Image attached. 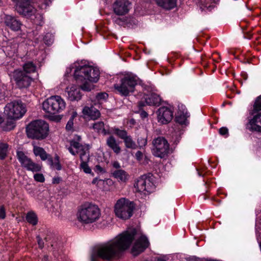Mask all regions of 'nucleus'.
Listing matches in <instances>:
<instances>
[{"label": "nucleus", "instance_id": "f257e3e1", "mask_svg": "<svg viewBox=\"0 0 261 261\" xmlns=\"http://www.w3.org/2000/svg\"><path fill=\"white\" fill-rule=\"evenodd\" d=\"M134 240L135 241L131 249V253L134 256L143 252L149 245L145 236L142 235L138 238L135 230L127 231L94 249L91 254V261H96L98 258L107 260H111L127 249Z\"/></svg>", "mask_w": 261, "mask_h": 261}, {"label": "nucleus", "instance_id": "f03ea898", "mask_svg": "<svg viewBox=\"0 0 261 261\" xmlns=\"http://www.w3.org/2000/svg\"><path fill=\"white\" fill-rule=\"evenodd\" d=\"M76 80L83 82L81 88L84 91H90L94 88L93 83L97 82L99 75L98 69L90 66H79L74 70Z\"/></svg>", "mask_w": 261, "mask_h": 261}, {"label": "nucleus", "instance_id": "7ed1b4c3", "mask_svg": "<svg viewBox=\"0 0 261 261\" xmlns=\"http://www.w3.org/2000/svg\"><path fill=\"white\" fill-rule=\"evenodd\" d=\"M100 215V210L96 205L86 203L78 210L77 219L83 224H91L98 220Z\"/></svg>", "mask_w": 261, "mask_h": 261}, {"label": "nucleus", "instance_id": "20e7f679", "mask_svg": "<svg viewBox=\"0 0 261 261\" xmlns=\"http://www.w3.org/2000/svg\"><path fill=\"white\" fill-rule=\"evenodd\" d=\"M48 131V124L43 120L32 121L26 128L28 137L33 139H43L47 136Z\"/></svg>", "mask_w": 261, "mask_h": 261}, {"label": "nucleus", "instance_id": "39448f33", "mask_svg": "<svg viewBox=\"0 0 261 261\" xmlns=\"http://www.w3.org/2000/svg\"><path fill=\"white\" fill-rule=\"evenodd\" d=\"M26 112L25 107L20 100H15L6 104L4 115L8 119L16 120L21 118Z\"/></svg>", "mask_w": 261, "mask_h": 261}, {"label": "nucleus", "instance_id": "423d86ee", "mask_svg": "<svg viewBox=\"0 0 261 261\" xmlns=\"http://www.w3.org/2000/svg\"><path fill=\"white\" fill-rule=\"evenodd\" d=\"M66 106L65 100L59 95L51 96L42 103L43 110L51 114L62 112L65 110Z\"/></svg>", "mask_w": 261, "mask_h": 261}, {"label": "nucleus", "instance_id": "0eeeda50", "mask_svg": "<svg viewBox=\"0 0 261 261\" xmlns=\"http://www.w3.org/2000/svg\"><path fill=\"white\" fill-rule=\"evenodd\" d=\"M134 207L133 202L126 198H121L118 200L115 204L114 212L117 217L126 220L132 216Z\"/></svg>", "mask_w": 261, "mask_h": 261}, {"label": "nucleus", "instance_id": "6e6552de", "mask_svg": "<svg viewBox=\"0 0 261 261\" xmlns=\"http://www.w3.org/2000/svg\"><path fill=\"white\" fill-rule=\"evenodd\" d=\"M137 83L135 77L126 75L121 79L119 83L114 85L115 89L122 95L127 96L133 92Z\"/></svg>", "mask_w": 261, "mask_h": 261}, {"label": "nucleus", "instance_id": "1a4fd4ad", "mask_svg": "<svg viewBox=\"0 0 261 261\" xmlns=\"http://www.w3.org/2000/svg\"><path fill=\"white\" fill-rule=\"evenodd\" d=\"M152 154L158 158L164 159L167 156L169 152V144L162 137L155 138L152 141Z\"/></svg>", "mask_w": 261, "mask_h": 261}, {"label": "nucleus", "instance_id": "9d476101", "mask_svg": "<svg viewBox=\"0 0 261 261\" xmlns=\"http://www.w3.org/2000/svg\"><path fill=\"white\" fill-rule=\"evenodd\" d=\"M12 76L17 87L20 89L29 87L33 81L31 75L20 69L15 70L12 73Z\"/></svg>", "mask_w": 261, "mask_h": 261}, {"label": "nucleus", "instance_id": "9b49d317", "mask_svg": "<svg viewBox=\"0 0 261 261\" xmlns=\"http://www.w3.org/2000/svg\"><path fill=\"white\" fill-rule=\"evenodd\" d=\"M32 0H12L15 4L16 10L20 14L30 16L36 11L31 5Z\"/></svg>", "mask_w": 261, "mask_h": 261}, {"label": "nucleus", "instance_id": "f8f14e48", "mask_svg": "<svg viewBox=\"0 0 261 261\" xmlns=\"http://www.w3.org/2000/svg\"><path fill=\"white\" fill-rule=\"evenodd\" d=\"M17 158L21 166L26 168L28 170L32 172H38L41 170V166L33 162L31 159L25 155L23 152L17 151Z\"/></svg>", "mask_w": 261, "mask_h": 261}, {"label": "nucleus", "instance_id": "ddd939ff", "mask_svg": "<svg viewBox=\"0 0 261 261\" xmlns=\"http://www.w3.org/2000/svg\"><path fill=\"white\" fill-rule=\"evenodd\" d=\"M138 192L146 194L151 192L154 189V186L149 178L142 176L139 178L135 185Z\"/></svg>", "mask_w": 261, "mask_h": 261}, {"label": "nucleus", "instance_id": "4468645a", "mask_svg": "<svg viewBox=\"0 0 261 261\" xmlns=\"http://www.w3.org/2000/svg\"><path fill=\"white\" fill-rule=\"evenodd\" d=\"M158 122L162 124H167L173 118V112L166 107H161L157 112Z\"/></svg>", "mask_w": 261, "mask_h": 261}, {"label": "nucleus", "instance_id": "2eb2a0df", "mask_svg": "<svg viewBox=\"0 0 261 261\" xmlns=\"http://www.w3.org/2000/svg\"><path fill=\"white\" fill-rule=\"evenodd\" d=\"M130 5L127 0L116 1L113 5L114 12L117 15H124L128 12Z\"/></svg>", "mask_w": 261, "mask_h": 261}, {"label": "nucleus", "instance_id": "dca6fc26", "mask_svg": "<svg viewBox=\"0 0 261 261\" xmlns=\"http://www.w3.org/2000/svg\"><path fill=\"white\" fill-rule=\"evenodd\" d=\"M68 149L70 153L73 155L79 154L80 159L81 158V155H89L88 147L77 141H71L70 142V146L68 147Z\"/></svg>", "mask_w": 261, "mask_h": 261}, {"label": "nucleus", "instance_id": "f3484780", "mask_svg": "<svg viewBox=\"0 0 261 261\" xmlns=\"http://www.w3.org/2000/svg\"><path fill=\"white\" fill-rule=\"evenodd\" d=\"M253 111V116L247 125V128L251 131L261 132V112L255 114Z\"/></svg>", "mask_w": 261, "mask_h": 261}, {"label": "nucleus", "instance_id": "a211bd4d", "mask_svg": "<svg viewBox=\"0 0 261 261\" xmlns=\"http://www.w3.org/2000/svg\"><path fill=\"white\" fill-rule=\"evenodd\" d=\"M6 25L14 31H19L22 25L21 22L16 17L11 15H6L4 18Z\"/></svg>", "mask_w": 261, "mask_h": 261}, {"label": "nucleus", "instance_id": "6ab92c4d", "mask_svg": "<svg viewBox=\"0 0 261 261\" xmlns=\"http://www.w3.org/2000/svg\"><path fill=\"white\" fill-rule=\"evenodd\" d=\"M66 91L67 93V98L70 101L79 100L82 97L80 89L75 85L67 87Z\"/></svg>", "mask_w": 261, "mask_h": 261}, {"label": "nucleus", "instance_id": "aec40b11", "mask_svg": "<svg viewBox=\"0 0 261 261\" xmlns=\"http://www.w3.org/2000/svg\"><path fill=\"white\" fill-rule=\"evenodd\" d=\"M83 113L93 120L97 119L100 115L99 111L93 106L85 107L83 109Z\"/></svg>", "mask_w": 261, "mask_h": 261}, {"label": "nucleus", "instance_id": "412c9836", "mask_svg": "<svg viewBox=\"0 0 261 261\" xmlns=\"http://www.w3.org/2000/svg\"><path fill=\"white\" fill-rule=\"evenodd\" d=\"M106 144L116 154H118L120 153L121 150V147L113 136H111L107 139Z\"/></svg>", "mask_w": 261, "mask_h": 261}, {"label": "nucleus", "instance_id": "4be33fe9", "mask_svg": "<svg viewBox=\"0 0 261 261\" xmlns=\"http://www.w3.org/2000/svg\"><path fill=\"white\" fill-rule=\"evenodd\" d=\"M33 152L36 156H39L43 161L48 159L49 162L52 164L53 160L51 158H49L50 155L48 154L44 149L40 147L37 146L33 144Z\"/></svg>", "mask_w": 261, "mask_h": 261}, {"label": "nucleus", "instance_id": "5701e85b", "mask_svg": "<svg viewBox=\"0 0 261 261\" xmlns=\"http://www.w3.org/2000/svg\"><path fill=\"white\" fill-rule=\"evenodd\" d=\"M159 7L166 9L171 10L176 6L177 0H155Z\"/></svg>", "mask_w": 261, "mask_h": 261}, {"label": "nucleus", "instance_id": "b1692460", "mask_svg": "<svg viewBox=\"0 0 261 261\" xmlns=\"http://www.w3.org/2000/svg\"><path fill=\"white\" fill-rule=\"evenodd\" d=\"M112 174L113 176L116 178L118 182L122 183L126 182L129 177L127 172L122 169L114 171Z\"/></svg>", "mask_w": 261, "mask_h": 261}, {"label": "nucleus", "instance_id": "393cba45", "mask_svg": "<svg viewBox=\"0 0 261 261\" xmlns=\"http://www.w3.org/2000/svg\"><path fill=\"white\" fill-rule=\"evenodd\" d=\"M145 102L149 106H156L160 103L161 99L160 97L155 93H151L146 95L145 97Z\"/></svg>", "mask_w": 261, "mask_h": 261}, {"label": "nucleus", "instance_id": "a878e982", "mask_svg": "<svg viewBox=\"0 0 261 261\" xmlns=\"http://www.w3.org/2000/svg\"><path fill=\"white\" fill-rule=\"evenodd\" d=\"M37 66L32 61H28L23 65V69L22 70L26 74L31 75V73L36 71Z\"/></svg>", "mask_w": 261, "mask_h": 261}, {"label": "nucleus", "instance_id": "bb28decb", "mask_svg": "<svg viewBox=\"0 0 261 261\" xmlns=\"http://www.w3.org/2000/svg\"><path fill=\"white\" fill-rule=\"evenodd\" d=\"M81 161V163L80 164V167L84 172L86 173H91V169L88 166L87 162L89 160V155H81V158L80 159Z\"/></svg>", "mask_w": 261, "mask_h": 261}, {"label": "nucleus", "instance_id": "cd10ccee", "mask_svg": "<svg viewBox=\"0 0 261 261\" xmlns=\"http://www.w3.org/2000/svg\"><path fill=\"white\" fill-rule=\"evenodd\" d=\"M93 128L97 133L106 135L108 133L105 128V124L102 121H98L93 124Z\"/></svg>", "mask_w": 261, "mask_h": 261}, {"label": "nucleus", "instance_id": "c85d7f7f", "mask_svg": "<svg viewBox=\"0 0 261 261\" xmlns=\"http://www.w3.org/2000/svg\"><path fill=\"white\" fill-rule=\"evenodd\" d=\"M200 4L204 8L211 10V8H213L214 6L213 4H217L219 0H198Z\"/></svg>", "mask_w": 261, "mask_h": 261}, {"label": "nucleus", "instance_id": "c756f323", "mask_svg": "<svg viewBox=\"0 0 261 261\" xmlns=\"http://www.w3.org/2000/svg\"><path fill=\"white\" fill-rule=\"evenodd\" d=\"M112 130L114 134L122 140H124L128 136L127 133L124 129H120L117 127H113Z\"/></svg>", "mask_w": 261, "mask_h": 261}, {"label": "nucleus", "instance_id": "7c9ffc66", "mask_svg": "<svg viewBox=\"0 0 261 261\" xmlns=\"http://www.w3.org/2000/svg\"><path fill=\"white\" fill-rule=\"evenodd\" d=\"M8 150V145L4 142H0V159L3 160L7 156Z\"/></svg>", "mask_w": 261, "mask_h": 261}, {"label": "nucleus", "instance_id": "2f4dec72", "mask_svg": "<svg viewBox=\"0 0 261 261\" xmlns=\"http://www.w3.org/2000/svg\"><path fill=\"white\" fill-rule=\"evenodd\" d=\"M123 141L126 148L133 149H135L137 148V145L135 142L133 140L132 137L130 136H128L126 138H125L123 140Z\"/></svg>", "mask_w": 261, "mask_h": 261}, {"label": "nucleus", "instance_id": "473e14b6", "mask_svg": "<svg viewBox=\"0 0 261 261\" xmlns=\"http://www.w3.org/2000/svg\"><path fill=\"white\" fill-rule=\"evenodd\" d=\"M26 219L29 223L33 225H36L38 222L36 215L32 212H29L27 214L26 216Z\"/></svg>", "mask_w": 261, "mask_h": 261}, {"label": "nucleus", "instance_id": "72a5a7b5", "mask_svg": "<svg viewBox=\"0 0 261 261\" xmlns=\"http://www.w3.org/2000/svg\"><path fill=\"white\" fill-rule=\"evenodd\" d=\"M43 40L46 44L49 45L54 41V36L50 33H46L43 38Z\"/></svg>", "mask_w": 261, "mask_h": 261}, {"label": "nucleus", "instance_id": "f704fd0d", "mask_svg": "<svg viewBox=\"0 0 261 261\" xmlns=\"http://www.w3.org/2000/svg\"><path fill=\"white\" fill-rule=\"evenodd\" d=\"M106 183V181L101 179H98L96 177L93 179L92 181V184L93 185H96L97 187L100 189H102L104 185Z\"/></svg>", "mask_w": 261, "mask_h": 261}, {"label": "nucleus", "instance_id": "c9c22d12", "mask_svg": "<svg viewBox=\"0 0 261 261\" xmlns=\"http://www.w3.org/2000/svg\"><path fill=\"white\" fill-rule=\"evenodd\" d=\"M261 111V95L256 100L254 105L253 111L258 112Z\"/></svg>", "mask_w": 261, "mask_h": 261}, {"label": "nucleus", "instance_id": "e433bc0d", "mask_svg": "<svg viewBox=\"0 0 261 261\" xmlns=\"http://www.w3.org/2000/svg\"><path fill=\"white\" fill-rule=\"evenodd\" d=\"M35 19L34 20V23L39 25H41L43 23V17L42 15L39 14H36L35 17Z\"/></svg>", "mask_w": 261, "mask_h": 261}, {"label": "nucleus", "instance_id": "4c0bfd02", "mask_svg": "<svg viewBox=\"0 0 261 261\" xmlns=\"http://www.w3.org/2000/svg\"><path fill=\"white\" fill-rule=\"evenodd\" d=\"M147 138L140 137L138 139V143L140 147H143L147 144Z\"/></svg>", "mask_w": 261, "mask_h": 261}, {"label": "nucleus", "instance_id": "58836bf2", "mask_svg": "<svg viewBox=\"0 0 261 261\" xmlns=\"http://www.w3.org/2000/svg\"><path fill=\"white\" fill-rule=\"evenodd\" d=\"M35 180L38 182H43L45 180L44 177L42 174L37 173L34 175Z\"/></svg>", "mask_w": 261, "mask_h": 261}, {"label": "nucleus", "instance_id": "ea45409f", "mask_svg": "<svg viewBox=\"0 0 261 261\" xmlns=\"http://www.w3.org/2000/svg\"><path fill=\"white\" fill-rule=\"evenodd\" d=\"M136 158L138 161L141 163H143V159L144 158V155L143 153L140 151H138L135 154Z\"/></svg>", "mask_w": 261, "mask_h": 261}, {"label": "nucleus", "instance_id": "a19ab883", "mask_svg": "<svg viewBox=\"0 0 261 261\" xmlns=\"http://www.w3.org/2000/svg\"><path fill=\"white\" fill-rule=\"evenodd\" d=\"M73 120L72 119H70L68 120L66 126V128L68 130H73Z\"/></svg>", "mask_w": 261, "mask_h": 261}, {"label": "nucleus", "instance_id": "79ce46f5", "mask_svg": "<svg viewBox=\"0 0 261 261\" xmlns=\"http://www.w3.org/2000/svg\"><path fill=\"white\" fill-rule=\"evenodd\" d=\"M108 95L107 93H98L96 95V98L98 100L106 99V98H108Z\"/></svg>", "mask_w": 261, "mask_h": 261}, {"label": "nucleus", "instance_id": "37998d69", "mask_svg": "<svg viewBox=\"0 0 261 261\" xmlns=\"http://www.w3.org/2000/svg\"><path fill=\"white\" fill-rule=\"evenodd\" d=\"M6 217V213L5 210L4 206H1L0 207V219H4Z\"/></svg>", "mask_w": 261, "mask_h": 261}, {"label": "nucleus", "instance_id": "c03bdc74", "mask_svg": "<svg viewBox=\"0 0 261 261\" xmlns=\"http://www.w3.org/2000/svg\"><path fill=\"white\" fill-rule=\"evenodd\" d=\"M228 129L226 127H221L219 129V133L222 135H225L228 134Z\"/></svg>", "mask_w": 261, "mask_h": 261}, {"label": "nucleus", "instance_id": "a18cd8bd", "mask_svg": "<svg viewBox=\"0 0 261 261\" xmlns=\"http://www.w3.org/2000/svg\"><path fill=\"white\" fill-rule=\"evenodd\" d=\"M37 242H38V244L39 247L40 248H42L44 247L43 241H42L41 238L39 236L37 237Z\"/></svg>", "mask_w": 261, "mask_h": 261}, {"label": "nucleus", "instance_id": "49530a36", "mask_svg": "<svg viewBox=\"0 0 261 261\" xmlns=\"http://www.w3.org/2000/svg\"><path fill=\"white\" fill-rule=\"evenodd\" d=\"M77 116V113L76 112H73V114H72V115L71 116V117H70V119H72L73 120L74 118Z\"/></svg>", "mask_w": 261, "mask_h": 261}, {"label": "nucleus", "instance_id": "de8ad7c7", "mask_svg": "<svg viewBox=\"0 0 261 261\" xmlns=\"http://www.w3.org/2000/svg\"><path fill=\"white\" fill-rule=\"evenodd\" d=\"M141 115L142 117H146L147 116L148 114L146 112L144 111L141 113Z\"/></svg>", "mask_w": 261, "mask_h": 261}, {"label": "nucleus", "instance_id": "09e8293b", "mask_svg": "<svg viewBox=\"0 0 261 261\" xmlns=\"http://www.w3.org/2000/svg\"><path fill=\"white\" fill-rule=\"evenodd\" d=\"M114 167H115V168H118L120 167V165L118 162H115L114 164Z\"/></svg>", "mask_w": 261, "mask_h": 261}, {"label": "nucleus", "instance_id": "8fccbe9b", "mask_svg": "<svg viewBox=\"0 0 261 261\" xmlns=\"http://www.w3.org/2000/svg\"><path fill=\"white\" fill-rule=\"evenodd\" d=\"M153 261H166V260L162 258H155Z\"/></svg>", "mask_w": 261, "mask_h": 261}, {"label": "nucleus", "instance_id": "3c124183", "mask_svg": "<svg viewBox=\"0 0 261 261\" xmlns=\"http://www.w3.org/2000/svg\"><path fill=\"white\" fill-rule=\"evenodd\" d=\"M4 121V119L2 117L1 115L0 114V124L3 123Z\"/></svg>", "mask_w": 261, "mask_h": 261}, {"label": "nucleus", "instance_id": "603ef678", "mask_svg": "<svg viewBox=\"0 0 261 261\" xmlns=\"http://www.w3.org/2000/svg\"><path fill=\"white\" fill-rule=\"evenodd\" d=\"M42 261H49L47 256H44L42 259Z\"/></svg>", "mask_w": 261, "mask_h": 261}, {"label": "nucleus", "instance_id": "864d4df0", "mask_svg": "<svg viewBox=\"0 0 261 261\" xmlns=\"http://www.w3.org/2000/svg\"><path fill=\"white\" fill-rule=\"evenodd\" d=\"M176 119H177V121H178L180 123H182V122H184V121H182V120H180L179 118L178 117L176 118Z\"/></svg>", "mask_w": 261, "mask_h": 261}, {"label": "nucleus", "instance_id": "5fc2aeb1", "mask_svg": "<svg viewBox=\"0 0 261 261\" xmlns=\"http://www.w3.org/2000/svg\"><path fill=\"white\" fill-rule=\"evenodd\" d=\"M57 166H58L57 169L58 170H60L61 169V166H60V165L59 163H58Z\"/></svg>", "mask_w": 261, "mask_h": 261}, {"label": "nucleus", "instance_id": "6e6d98bb", "mask_svg": "<svg viewBox=\"0 0 261 261\" xmlns=\"http://www.w3.org/2000/svg\"><path fill=\"white\" fill-rule=\"evenodd\" d=\"M189 261H201L200 259H191V260H189Z\"/></svg>", "mask_w": 261, "mask_h": 261}, {"label": "nucleus", "instance_id": "4d7b16f0", "mask_svg": "<svg viewBox=\"0 0 261 261\" xmlns=\"http://www.w3.org/2000/svg\"><path fill=\"white\" fill-rule=\"evenodd\" d=\"M139 105H140L141 107H143V106H144V105H142V103H141V102H140Z\"/></svg>", "mask_w": 261, "mask_h": 261}, {"label": "nucleus", "instance_id": "13d9d810", "mask_svg": "<svg viewBox=\"0 0 261 261\" xmlns=\"http://www.w3.org/2000/svg\"><path fill=\"white\" fill-rule=\"evenodd\" d=\"M80 139H81V138H80V137L78 136V140H80Z\"/></svg>", "mask_w": 261, "mask_h": 261}, {"label": "nucleus", "instance_id": "bf43d9fd", "mask_svg": "<svg viewBox=\"0 0 261 261\" xmlns=\"http://www.w3.org/2000/svg\"><path fill=\"white\" fill-rule=\"evenodd\" d=\"M198 174H199V176H201V175L199 173H198Z\"/></svg>", "mask_w": 261, "mask_h": 261}, {"label": "nucleus", "instance_id": "052dcab7", "mask_svg": "<svg viewBox=\"0 0 261 261\" xmlns=\"http://www.w3.org/2000/svg\"><path fill=\"white\" fill-rule=\"evenodd\" d=\"M1 3V1L0 0V3Z\"/></svg>", "mask_w": 261, "mask_h": 261}]
</instances>
